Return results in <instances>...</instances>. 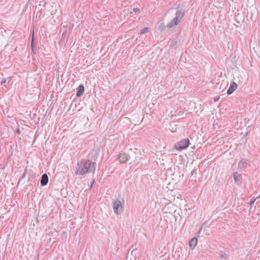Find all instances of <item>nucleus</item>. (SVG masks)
I'll list each match as a JSON object with an SVG mask.
<instances>
[{
    "mask_svg": "<svg viewBox=\"0 0 260 260\" xmlns=\"http://www.w3.org/2000/svg\"><path fill=\"white\" fill-rule=\"evenodd\" d=\"M233 177H234L235 181L237 183H238V184H240L241 183L242 177L240 174H238L237 172H235L233 174Z\"/></svg>",
    "mask_w": 260,
    "mask_h": 260,
    "instance_id": "8",
    "label": "nucleus"
},
{
    "mask_svg": "<svg viewBox=\"0 0 260 260\" xmlns=\"http://www.w3.org/2000/svg\"><path fill=\"white\" fill-rule=\"evenodd\" d=\"M201 230H202V229L201 228V229H200L199 231V232H200L201 231Z\"/></svg>",
    "mask_w": 260,
    "mask_h": 260,
    "instance_id": "21",
    "label": "nucleus"
},
{
    "mask_svg": "<svg viewBox=\"0 0 260 260\" xmlns=\"http://www.w3.org/2000/svg\"><path fill=\"white\" fill-rule=\"evenodd\" d=\"M198 242V239L197 238L194 237L192 238L189 242V247L191 249H193L196 246Z\"/></svg>",
    "mask_w": 260,
    "mask_h": 260,
    "instance_id": "10",
    "label": "nucleus"
},
{
    "mask_svg": "<svg viewBox=\"0 0 260 260\" xmlns=\"http://www.w3.org/2000/svg\"><path fill=\"white\" fill-rule=\"evenodd\" d=\"M255 200H256V199H253V200H251V201L250 202V203H249V204H250V205H252V204H254V203L255 202Z\"/></svg>",
    "mask_w": 260,
    "mask_h": 260,
    "instance_id": "15",
    "label": "nucleus"
},
{
    "mask_svg": "<svg viewBox=\"0 0 260 260\" xmlns=\"http://www.w3.org/2000/svg\"><path fill=\"white\" fill-rule=\"evenodd\" d=\"M189 145L188 139H184L175 144V148L178 150H182L187 148Z\"/></svg>",
    "mask_w": 260,
    "mask_h": 260,
    "instance_id": "4",
    "label": "nucleus"
},
{
    "mask_svg": "<svg viewBox=\"0 0 260 260\" xmlns=\"http://www.w3.org/2000/svg\"><path fill=\"white\" fill-rule=\"evenodd\" d=\"M149 28L148 27H144L143 29H142L140 31V34H143L146 32H147L148 31Z\"/></svg>",
    "mask_w": 260,
    "mask_h": 260,
    "instance_id": "14",
    "label": "nucleus"
},
{
    "mask_svg": "<svg viewBox=\"0 0 260 260\" xmlns=\"http://www.w3.org/2000/svg\"><path fill=\"white\" fill-rule=\"evenodd\" d=\"M113 208L114 213L117 214H120L123 212V203L119 200L114 201L113 203Z\"/></svg>",
    "mask_w": 260,
    "mask_h": 260,
    "instance_id": "3",
    "label": "nucleus"
},
{
    "mask_svg": "<svg viewBox=\"0 0 260 260\" xmlns=\"http://www.w3.org/2000/svg\"><path fill=\"white\" fill-rule=\"evenodd\" d=\"M237 88V85L235 82H231L230 87L227 91L228 94H232Z\"/></svg>",
    "mask_w": 260,
    "mask_h": 260,
    "instance_id": "7",
    "label": "nucleus"
},
{
    "mask_svg": "<svg viewBox=\"0 0 260 260\" xmlns=\"http://www.w3.org/2000/svg\"><path fill=\"white\" fill-rule=\"evenodd\" d=\"M133 11L135 12H137L139 11V9L138 8H135V9H134Z\"/></svg>",
    "mask_w": 260,
    "mask_h": 260,
    "instance_id": "16",
    "label": "nucleus"
},
{
    "mask_svg": "<svg viewBox=\"0 0 260 260\" xmlns=\"http://www.w3.org/2000/svg\"><path fill=\"white\" fill-rule=\"evenodd\" d=\"M94 182V180H93V181H92V183H91V185L90 188H91V187H92V185H93V184Z\"/></svg>",
    "mask_w": 260,
    "mask_h": 260,
    "instance_id": "20",
    "label": "nucleus"
},
{
    "mask_svg": "<svg viewBox=\"0 0 260 260\" xmlns=\"http://www.w3.org/2000/svg\"><path fill=\"white\" fill-rule=\"evenodd\" d=\"M182 114H183V112H182V111L179 112V115H182Z\"/></svg>",
    "mask_w": 260,
    "mask_h": 260,
    "instance_id": "18",
    "label": "nucleus"
},
{
    "mask_svg": "<svg viewBox=\"0 0 260 260\" xmlns=\"http://www.w3.org/2000/svg\"><path fill=\"white\" fill-rule=\"evenodd\" d=\"M84 91V87L83 85H80L77 88V91L76 93V96L77 97H80L82 96L83 94Z\"/></svg>",
    "mask_w": 260,
    "mask_h": 260,
    "instance_id": "11",
    "label": "nucleus"
},
{
    "mask_svg": "<svg viewBox=\"0 0 260 260\" xmlns=\"http://www.w3.org/2000/svg\"><path fill=\"white\" fill-rule=\"evenodd\" d=\"M196 173V170H193L192 171H191V175H193L194 173Z\"/></svg>",
    "mask_w": 260,
    "mask_h": 260,
    "instance_id": "17",
    "label": "nucleus"
},
{
    "mask_svg": "<svg viewBox=\"0 0 260 260\" xmlns=\"http://www.w3.org/2000/svg\"><path fill=\"white\" fill-rule=\"evenodd\" d=\"M11 80V77H9L8 78H7V79L6 78H3L2 81H1V84L2 85H4V84L6 83L7 81L9 82H10Z\"/></svg>",
    "mask_w": 260,
    "mask_h": 260,
    "instance_id": "12",
    "label": "nucleus"
},
{
    "mask_svg": "<svg viewBox=\"0 0 260 260\" xmlns=\"http://www.w3.org/2000/svg\"><path fill=\"white\" fill-rule=\"evenodd\" d=\"M214 101H215V102H216V101H217V99H215L214 100Z\"/></svg>",
    "mask_w": 260,
    "mask_h": 260,
    "instance_id": "22",
    "label": "nucleus"
},
{
    "mask_svg": "<svg viewBox=\"0 0 260 260\" xmlns=\"http://www.w3.org/2000/svg\"><path fill=\"white\" fill-rule=\"evenodd\" d=\"M249 164V161L246 159H242L239 162L238 166L240 169H245Z\"/></svg>",
    "mask_w": 260,
    "mask_h": 260,
    "instance_id": "6",
    "label": "nucleus"
},
{
    "mask_svg": "<svg viewBox=\"0 0 260 260\" xmlns=\"http://www.w3.org/2000/svg\"><path fill=\"white\" fill-rule=\"evenodd\" d=\"M34 42V34H33L32 35V39H31V49H32V51L33 52H34V48H35Z\"/></svg>",
    "mask_w": 260,
    "mask_h": 260,
    "instance_id": "13",
    "label": "nucleus"
},
{
    "mask_svg": "<svg viewBox=\"0 0 260 260\" xmlns=\"http://www.w3.org/2000/svg\"><path fill=\"white\" fill-rule=\"evenodd\" d=\"M130 158L129 155L126 153H120L118 155V160L121 164L126 162Z\"/></svg>",
    "mask_w": 260,
    "mask_h": 260,
    "instance_id": "5",
    "label": "nucleus"
},
{
    "mask_svg": "<svg viewBox=\"0 0 260 260\" xmlns=\"http://www.w3.org/2000/svg\"><path fill=\"white\" fill-rule=\"evenodd\" d=\"M25 174H26V172H25L23 173V175H22V178H24V177H25Z\"/></svg>",
    "mask_w": 260,
    "mask_h": 260,
    "instance_id": "19",
    "label": "nucleus"
},
{
    "mask_svg": "<svg viewBox=\"0 0 260 260\" xmlns=\"http://www.w3.org/2000/svg\"><path fill=\"white\" fill-rule=\"evenodd\" d=\"M185 13V11L184 9H178L176 12L175 17L167 25V27L169 28H171L178 25L184 17Z\"/></svg>",
    "mask_w": 260,
    "mask_h": 260,
    "instance_id": "2",
    "label": "nucleus"
},
{
    "mask_svg": "<svg viewBox=\"0 0 260 260\" xmlns=\"http://www.w3.org/2000/svg\"><path fill=\"white\" fill-rule=\"evenodd\" d=\"M95 163L89 160L82 159L77 164L76 174L83 175L90 173L95 169Z\"/></svg>",
    "mask_w": 260,
    "mask_h": 260,
    "instance_id": "1",
    "label": "nucleus"
},
{
    "mask_svg": "<svg viewBox=\"0 0 260 260\" xmlns=\"http://www.w3.org/2000/svg\"><path fill=\"white\" fill-rule=\"evenodd\" d=\"M48 182V177L46 174H44L41 179V184L42 186H45L47 185Z\"/></svg>",
    "mask_w": 260,
    "mask_h": 260,
    "instance_id": "9",
    "label": "nucleus"
}]
</instances>
